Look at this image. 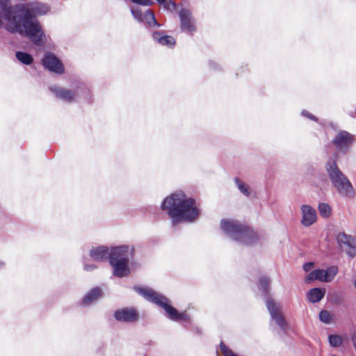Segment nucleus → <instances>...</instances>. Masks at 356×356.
I'll return each instance as SVG.
<instances>
[{"label": "nucleus", "mask_w": 356, "mask_h": 356, "mask_svg": "<svg viewBox=\"0 0 356 356\" xmlns=\"http://www.w3.org/2000/svg\"><path fill=\"white\" fill-rule=\"evenodd\" d=\"M179 17L181 29L183 31L190 34L196 31L195 21L190 10L185 8L181 9L179 12Z\"/></svg>", "instance_id": "8"}, {"label": "nucleus", "mask_w": 356, "mask_h": 356, "mask_svg": "<svg viewBox=\"0 0 356 356\" xmlns=\"http://www.w3.org/2000/svg\"><path fill=\"white\" fill-rule=\"evenodd\" d=\"M6 265V263L2 261V260H0V269H2L3 268H4Z\"/></svg>", "instance_id": "35"}, {"label": "nucleus", "mask_w": 356, "mask_h": 356, "mask_svg": "<svg viewBox=\"0 0 356 356\" xmlns=\"http://www.w3.org/2000/svg\"><path fill=\"white\" fill-rule=\"evenodd\" d=\"M131 12L134 19L141 22L144 17V13H143L141 10L138 7H132L131 8Z\"/></svg>", "instance_id": "27"}, {"label": "nucleus", "mask_w": 356, "mask_h": 356, "mask_svg": "<svg viewBox=\"0 0 356 356\" xmlns=\"http://www.w3.org/2000/svg\"><path fill=\"white\" fill-rule=\"evenodd\" d=\"M302 115L303 116H305L311 120H316V118L313 115H312L311 113H309L308 111H302Z\"/></svg>", "instance_id": "34"}, {"label": "nucleus", "mask_w": 356, "mask_h": 356, "mask_svg": "<svg viewBox=\"0 0 356 356\" xmlns=\"http://www.w3.org/2000/svg\"><path fill=\"white\" fill-rule=\"evenodd\" d=\"M152 37L155 42L163 46L172 47L175 44V39L172 36L166 35L162 32H154Z\"/></svg>", "instance_id": "15"}, {"label": "nucleus", "mask_w": 356, "mask_h": 356, "mask_svg": "<svg viewBox=\"0 0 356 356\" xmlns=\"http://www.w3.org/2000/svg\"><path fill=\"white\" fill-rule=\"evenodd\" d=\"M141 22L147 24L149 27H157L159 26L154 13L150 10H147L144 13L143 19H142Z\"/></svg>", "instance_id": "20"}, {"label": "nucleus", "mask_w": 356, "mask_h": 356, "mask_svg": "<svg viewBox=\"0 0 356 356\" xmlns=\"http://www.w3.org/2000/svg\"><path fill=\"white\" fill-rule=\"evenodd\" d=\"M42 65L49 71L56 74H62L64 72V67L60 60L52 53H47L44 56Z\"/></svg>", "instance_id": "9"}, {"label": "nucleus", "mask_w": 356, "mask_h": 356, "mask_svg": "<svg viewBox=\"0 0 356 356\" xmlns=\"http://www.w3.org/2000/svg\"><path fill=\"white\" fill-rule=\"evenodd\" d=\"M97 268V266L95 265H93V264H86V262L85 261V264H84V270H87V271H92L94 269H95Z\"/></svg>", "instance_id": "32"}, {"label": "nucleus", "mask_w": 356, "mask_h": 356, "mask_svg": "<svg viewBox=\"0 0 356 356\" xmlns=\"http://www.w3.org/2000/svg\"><path fill=\"white\" fill-rule=\"evenodd\" d=\"M314 266V263L313 262H309V263H306L304 266H303V269L306 272H308Z\"/></svg>", "instance_id": "33"}, {"label": "nucleus", "mask_w": 356, "mask_h": 356, "mask_svg": "<svg viewBox=\"0 0 356 356\" xmlns=\"http://www.w3.org/2000/svg\"><path fill=\"white\" fill-rule=\"evenodd\" d=\"M314 280H318L325 282L323 269H318L313 270L311 273H309L305 278L306 282H310Z\"/></svg>", "instance_id": "19"}, {"label": "nucleus", "mask_w": 356, "mask_h": 356, "mask_svg": "<svg viewBox=\"0 0 356 356\" xmlns=\"http://www.w3.org/2000/svg\"><path fill=\"white\" fill-rule=\"evenodd\" d=\"M302 213L301 224L305 227H309L316 222L317 213L316 210L308 204H303L300 207Z\"/></svg>", "instance_id": "12"}, {"label": "nucleus", "mask_w": 356, "mask_h": 356, "mask_svg": "<svg viewBox=\"0 0 356 356\" xmlns=\"http://www.w3.org/2000/svg\"><path fill=\"white\" fill-rule=\"evenodd\" d=\"M319 213L324 218H328L331 215V207L325 203H320L318 207Z\"/></svg>", "instance_id": "24"}, {"label": "nucleus", "mask_w": 356, "mask_h": 356, "mask_svg": "<svg viewBox=\"0 0 356 356\" xmlns=\"http://www.w3.org/2000/svg\"><path fill=\"white\" fill-rule=\"evenodd\" d=\"M354 286H355V287L356 288V279H355V281H354Z\"/></svg>", "instance_id": "36"}, {"label": "nucleus", "mask_w": 356, "mask_h": 356, "mask_svg": "<svg viewBox=\"0 0 356 356\" xmlns=\"http://www.w3.org/2000/svg\"><path fill=\"white\" fill-rule=\"evenodd\" d=\"M49 90L56 98L67 102H73L77 95V91L57 86H50Z\"/></svg>", "instance_id": "10"}, {"label": "nucleus", "mask_w": 356, "mask_h": 356, "mask_svg": "<svg viewBox=\"0 0 356 356\" xmlns=\"http://www.w3.org/2000/svg\"><path fill=\"white\" fill-rule=\"evenodd\" d=\"M156 1L161 4H165V3H166V1H167V0H156ZM175 7H176V3L174 1H172V0H169V3L168 4V9H170V8L175 9Z\"/></svg>", "instance_id": "31"}, {"label": "nucleus", "mask_w": 356, "mask_h": 356, "mask_svg": "<svg viewBox=\"0 0 356 356\" xmlns=\"http://www.w3.org/2000/svg\"><path fill=\"white\" fill-rule=\"evenodd\" d=\"M16 58L19 61L25 65H30L33 62L32 56L26 52L17 51L16 53Z\"/></svg>", "instance_id": "23"}, {"label": "nucleus", "mask_w": 356, "mask_h": 356, "mask_svg": "<svg viewBox=\"0 0 356 356\" xmlns=\"http://www.w3.org/2000/svg\"><path fill=\"white\" fill-rule=\"evenodd\" d=\"M135 252L134 246L122 245L110 248L109 262L113 268V275L122 277L131 273L129 261Z\"/></svg>", "instance_id": "3"}, {"label": "nucleus", "mask_w": 356, "mask_h": 356, "mask_svg": "<svg viewBox=\"0 0 356 356\" xmlns=\"http://www.w3.org/2000/svg\"><path fill=\"white\" fill-rule=\"evenodd\" d=\"M337 273L338 268L336 266H332L326 270H324L325 282H330L332 281Z\"/></svg>", "instance_id": "22"}, {"label": "nucleus", "mask_w": 356, "mask_h": 356, "mask_svg": "<svg viewBox=\"0 0 356 356\" xmlns=\"http://www.w3.org/2000/svg\"><path fill=\"white\" fill-rule=\"evenodd\" d=\"M270 284V280L267 277H261L259 281V286L261 290L263 291L264 294L268 292V288Z\"/></svg>", "instance_id": "25"}, {"label": "nucleus", "mask_w": 356, "mask_h": 356, "mask_svg": "<svg viewBox=\"0 0 356 356\" xmlns=\"http://www.w3.org/2000/svg\"><path fill=\"white\" fill-rule=\"evenodd\" d=\"M319 318L322 322L325 323H329L331 320V316L329 312L326 310H322L319 314Z\"/></svg>", "instance_id": "28"}, {"label": "nucleus", "mask_w": 356, "mask_h": 356, "mask_svg": "<svg viewBox=\"0 0 356 356\" xmlns=\"http://www.w3.org/2000/svg\"><path fill=\"white\" fill-rule=\"evenodd\" d=\"M90 257L95 261H105L109 259L110 248L106 246L92 248L90 251Z\"/></svg>", "instance_id": "14"}, {"label": "nucleus", "mask_w": 356, "mask_h": 356, "mask_svg": "<svg viewBox=\"0 0 356 356\" xmlns=\"http://www.w3.org/2000/svg\"><path fill=\"white\" fill-rule=\"evenodd\" d=\"M342 339L337 334H331L329 336V343L332 347H339L342 343Z\"/></svg>", "instance_id": "26"}, {"label": "nucleus", "mask_w": 356, "mask_h": 356, "mask_svg": "<svg viewBox=\"0 0 356 356\" xmlns=\"http://www.w3.org/2000/svg\"><path fill=\"white\" fill-rule=\"evenodd\" d=\"M7 1V0H0L5 29L10 33H19L22 35L29 37L35 44H44L46 36L35 17L47 14L50 10L49 6L42 3L33 2L8 6Z\"/></svg>", "instance_id": "1"}, {"label": "nucleus", "mask_w": 356, "mask_h": 356, "mask_svg": "<svg viewBox=\"0 0 356 356\" xmlns=\"http://www.w3.org/2000/svg\"><path fill=\"white\" fill-rule=\"evenodd\" d=\"M161 209L172 218L173 224L193 222L199 216V209L195 200L187 197L183 192H176L165 197Z\"/></svg>", "instance_id": "2"}, {"label": "nucleus", "mask_w": 356, "mask_h": 356, "mask_svg": "<svg viewBox=\"0 0 356 356\" xmlns=\"http://www.w3.org/2000/svg\"><path fill=\"white\" fill-rule=\"evenodd\" d=\"M266 306L270 315L271 323L274 322L283 332L286 333L289 325L282 314L280 303L271 298H267Z\"/></svg>", "instance_id": "7"}, {"label": "nucleus", "mask_w": 356, "mask_h": 356, "mask_svg": "<svg viewBox=\"0 0 356 356\" xmlns=\"http://www.w3.org/2000/svg\"><path fill=\"white\" fill-rule=\"evenodd\" d=\"M326 171L332 186L341 196L350 198L355 197V192L351 182L338 168L334 160L330 159L327 162Z\"/></svg>", "instance_id": "6"}, {"label": "nucleus", "mask_w": 356, "mask_h": 356, "mask_svg": "<svg viewBox=\"0 0 356 356\" xmlns=\"http://www.w3.org/2000/svg\"><path fill=\"white\" fill-rule=\"evenodd\" d=\"M342 251L346 252L350 257H353L356 255V249L353 246V244L350 247L344 248Z\"/></svg>", "instance_id": "29"}, {"label": "nucleus", "mask_w": 356, "mask_h": 356, "mask_svg": "<svg viewBox=\"0 0 356 356\" xmlns=\"http://www.w3.org/2000/svg\"><path fill=\"white\" fill-rule=\"evenodd\" d=\"M133 3L142 6H150L152 2L150 0H131Z\"/></svg>", "instance_id": "30"}, {"label": "nucleus", "mask_w": 356, "mask_h": 356, "mask_svg": "<svg viewBox=\"0 0 356 356\" xmlns=\"http://www.w3.org/2000/svg\"><path fill=\"white\" fill-rule=\"evenodd\" d=\"M337 241L341 250L353 243V237L344 233H339L337 236Z\"/></svg>", "instance_id": "18"}, {"label": "nucleus", "mask_w": 356, "mask_h": 356, "mask_svg": "<svg viewBox=\"0 0 356 356\" xmlns=\"http://www.w3.org/2000/svg\"><path fill=\"white\" fill-rule=\"evenodd\" d=\"M102 296V291L100 288L96 287L91 289L83 298L82 304L88 306L98 300Z\"/></svg>", "instance_id": "16"}, {"label": "nucleus", "mask_w": 356, "mask_h": 356, "mask_svg": "<svg viewBox=\"0 0 356 356\" xmlns=\"http://www.w3.org/2000/svg\"><path fill=\"white\" fill-rule=\"evenodd\" d=\"M220 228L228 237L243 245H252L257 239V234L250 228L234 219H222Z\"/></svg>", "instance_id": "4"}, {"label": "nucleus", "mask_w": 356, "mask_h": 356, "mask_svg": "<svg viewBox=\"0 0 356 356\" xmlns=\"http://www.w3.org/2000/svg\"><path fill=\"white\" fill-rule=\"evenodd\" d=\"M234 182L237 188L243 195H244L245 197H249L250 195L251 191L248 184L243 182L241 179L237 177L234 179Z\"/></svg>", "instance_id": "21"}, {"label": "nucleus", "mask_w": 356, "mask_h": 356, "mask_svg": "<svg viewBox=\"0 0 356 356\" xmlns=\"http://www.w3.org/2000/svg\"><path fill=\"white\" fill-rule=\"evenodd\" d=\"M134 290L148 301L161 307L169 318L173 321L190 322V318L186 312H178L175 307L170 305L167 298L156 293L151 288L135 286Z\"/></svg>", "instance_id": "5"}, {"label": "nucleus", "mask_w": 356, "mask_h": 356, "mask_svg": "<svg viewBox=\"0 0 356 356\" xmlns=\"http://www.w3.org/2000/svg\"><path fill=\"white\" fill-rule=\"evenodd\" d=\"M353 141V137L345 131H339L333 140V143L339 151L346 152Z\"/></svg>", "instance_id": "11"}, {"label": "nucleus", "mask_w": 356, "mask_h": 356, "mask_svg": "<svg viewBox=\"0 0 356 356\" xmlns=\"http://www.w3.org/2000/svg\"><path fill=\"white\" fill-rule=\"evenodd\" d=\"M325 294V289L314 288L308 291L307 294V298L310 302L316 303L321 300L324 297Z\"/></svg>", "instance_id": "17"}, {"label": "nucleus", "mask_w": 356, "mask_h": 356, "mask_svg": "<svg viewBox=\"0 0 356 356\" xmlns=\"http://www.w3.org/2000/svg\"><path fill=\"white\" fill-rule=\"evenodd\" d=\"M115 318L122 322H133L138 318V314L134 308H123L114 313Z\"/></svg>", "instance_id": "13"}]
</instances>
